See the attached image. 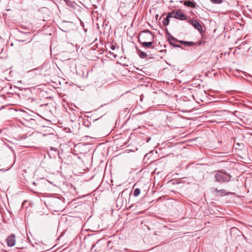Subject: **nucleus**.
I'll use <instances>...</instances> for the list:
<instances>
[{"label":"nucleus","instance_id":"9","mask_svg":"<svg viewBox=\"0 0 252 252\" xmlns=\"http://www.w3.org/2000/svg\"><path fill=\"white\" fill-rule=\"evenodd\" d=\"M184 4L186 6H187L188 7L194 8L196 6V3L195 2L191 1V0H188L184 2Z\"/></svg>","mask_w":252,"mask_h":252},{"label":"nucleus","instance_id":"15","mask_svg":"<svg viewBox=\"0 0 252 252\" xmlns=\"http://www.w3.org/2000/svg\"><path fill=\"white\" fill-rule=\"evenodd\" d=\"M140 193V189L138 188L135 189L133 191V195L135 197L138 196Z\"/></svg>","mask_w":252,"mask_h":252},{"label":"nucleus","instance_id":"11","mask_svg":"<svg viewBox=\"0 0 252 252\" xmlns=\"http://www.w3.org/2000/svg\"><path fill=\"white\" fill-rule=\"evenodd\" d=\"M168 37H167V40L168 42H173L174 41V42H179V41L180 40H178L177 39H176V38H175L174 36H173L171 34H170V33H168Z\"/></svg>","mask_w":252,"mask_h":252},{"label":"nucleus","instance_id":"13","mask_svg":"<svg viewBox=\"0 0 252 252\" xmlns=\"http://www.w3.org/2000/svg\"><path fill=\"white\" fill-rule=\"evenodd\" d=\"M176 14V10H173L171 12H169L167 16L170 18H175V15Z\"/></svg>","mask_w":252,"mask_h":252},{"label":"nucleus","instance_id":"17","mask_svg":"<svg viewBox=\"0 0 252 252\" xmlns=\"http://www.w3.org/2000/svg\"><path fill=\"white\" fill-rule=\"evenodd\" d=\"M211 1L215 4H220L222 2V0H211Z\"/></svg>","mask_w":252,"mask_h":252},{"label":"nucleus","instance_id":"18","mask_svg":"<svg viewBox=\"0 0 252 252\" xmlns=\"http://www.w3.org/2000/svg\"><path fill=\"white\" fill-rule=\"evenodd\" d=\"M50 151H55L56 152H57V149L55 148L51 147H50Z\"/></svg>","mask_w":252,"mask_h":252},{"label":"nucleus","instance_id":"19","mask_svg":"<svg viewBox=\"0 0 252 252\" xmlns=\"http://www.w3.org/2000/svg\"><path fill=\"white\" fill-rule=\"evenodd\" d=\"M174 47L182 48V46L180 44H177V45H175Z\"/></svg>","mask_w":252,"mask_h":252},{"label":"nucleus","instance_id":"4","mask_svg":"<svg viewBox=\"0 0 252 252\" xmlns=\"http://www.w3.org/2000/svg\"><path fill=\"white\" fill-rule=\"evenodd\" d=\"M7 245L9 247L15 246L16 243V236L14 234H11L8 236L6 239Z\"/></svg>","mask_w":252,"mask_h":252},{"label":"nucleus","instance_id":"14","mask_svg":"<svg viewBox=\"0 0 252 252\" xmlns=\"http://www.w3.org/2000/svg\"><path fill=\"white\" fill-rule=\"evenodd\" d=\"M106 52L107 53L106 56L108 58H111L112 57H114V58H115L117 57L116 55H115L114 53H112L110 51L108 52L107 51H106Z\"/></svg>","mask_w":252,"mask_h":252},{"label":"nucleus","instance_id":"16","mask_svg":"<svg viewBox=\"0 0 252 252\" xmlns=\"http://www.w3.org/2000/svg\"><path fill=\"white\" fill-rule=\"evenodd\" d=\"M169 21H170L169 18L167 16H166V18H165L164 19V20L163 21V24L165 26H167V25H168V24L169 23Z\"/></svg>","mask_w":252,"mask_h":252},{"label":"nucleus","instance_id":"1","mask_svg":"<svg viewBox=\"0 0 252 252\" xmlns=\"http://www.w3.org/2000/svg\"><path fill=\"white\" fill-rule=\"evenodd\" d=\"M213 174H214L215 182L219 183L228 182L231 180V176L225 172L219 170L214 171Z\"/></svg>","mask_w":252,"mask_h":252},{"label":"nucleus","instance_id":"21","mask_svg":"<svg viewBox=\"0 0 252 252\" xmlns=\"http://www.w3.org/2000/svg\"><path fill=\"white\" fill-rule=\"evenodd\" d=\"M110 48L112 50H114L115 49V46L114 45H111V47H110Z\"/></svg>","mask_w":252,"mask_h":252},{"label":"nucleus","instance_id":"25","mask_svg":"<svg viewBox=\"0 0 252 252\" xmlns=\"http://www.w3.org/2000/svg\"><path fill=\"white\" fill-rule=\"evenodd\" d=\"M21 32L22 33H24V31H22V32Z\"/></svg>","mask_w":252,"mask_h":252},{"label":"nucleus","instance_id":"5","mask_svg":"<svg viewBox=\"0 0 252 252\" xmlns=\"http://www.w3.org/2000/svg\"><path fill=\"white\" fill-rule=\"evenodd\" d=\"M189 23L191 24L195 29H197L200 33L203 32V29L201 24L196 20L190 19Z\"/></svg>","mask_w":252,"mask_h":252},{"label":"nucleus","instance_id":"26","mask_svg":"<svg viewBox=\"0 0 252 252\" xmlns=\"http://www.w3.org/2000/svg\"><path fill=\"white\" fill-rule=\"evenodd\" d=\"M21 41H22V42H24V41H25V40H21Z\"/></svg>","mask_w":252,"mask_h":252},{"label":"nucleus","instance_id":"8","mask_svg":"<svg viewBox=\"0 0 252 252\" xmlns=\"http://www.w3.org/2000/svg\"><path fill=\"white\" fill-rule=\"evenodd\" d=\"M154 42V40H152L148 42H144L142 43H140L142 47L145 48H151V49H154V45H153Z\"/></svg>","mask_w":252,"mask_h":252},{"label":"nucleus","instance_id":"20","mask_svg":"<svg viewBox=\"0 0 252 252\" xmlns=\"http://www.w3.org/2000/svg\"><path fill=\"white\" fill-rule=\"evenodd\" d=\"M169 44L173 47H174V46L177 45L176 44H175L173 42H169Z\"/></svg>","mask_w":252,"mask_h":252},{"label":"nucleus","instance_id":"12","mask_svg":"<svg viewBox=\"0 0 252 252\" xmlns=\"http://www.w3.org/2000/svg\"><path fill=\"white\" fill-rule=\"evenodd\" d=\"M179 43L185 45L186 46H190L194 44V43L191 41H185L183 40H180Z\"/></svg>","mask_w":252,"mask_h":252},{"label":"nucleus","instance_id":"22","mask_svg":"<svg viewBox=\"0 0 252 252\" xmlns=\"http://www.w3.org/2000/svg\"><path fill=\"white\" fill-rule=\"evenodd\" d=\"M52 202L53 203H56L57 202V199L56 198H53L52 199Z\"/></svg>","mask_w":252,"mask_h":252},{"label":"nucleus","instance_id":"24","mask_svg":"<svg viewBox=\"0 0 252 252\" xmlns=\"http://www.w3.org/2000/svg\"><path fill=\"white\" fill-rule=\"evenodd\" d=\"M24 33H25V34H29L30 33L28 32H24Z\"/></svg>","mask_w":252,"mask_h":252},{"label":"nucleus","instance_id":"23","mask_svg":"<svg viewBox=\"0 0 252 252\" xmlns=\"http://www.w3.org/2000/svg\"><path fill=\"white\" fill-rule=\"evenodd\" d=\"M32 184H33V185L35 186V185H36V183H35V182H33L32 183Z\"/></svg>","mask_w":252,"mask_h":252},{"label":"nucleus","instance_id":"7","mask_svg":"<svg viewBox=\"0 0 252 252\" xmlns=\"http://www.w3.org/2000/svg\"><path fill=\"white\" fill-rule=\"evenodd\" d=\"M175 18L181 20H186L187 19V16L185 15L180 10H176V14Z\"/></svg>","mask_w":252,"mask_h":252},{"label":"nucleus","instance_id":"3","mask_svg":"<svg viewBox=\"0 0 252 252\" xmlns=\"http://www.w3.org/2000/svg\"><path fill=\"white\" fill-rule=\"evenodd\" d=\"M36 50V44H29L26 49L27 55L30 57L31 59L33 58V54Z\"/></svg>","mask_w":252,"mask_h":252},{"label":"nucleus","instance_id":"10","mask_svg":"<svg viewBox=\"0 0 252 252\" xmlns=\"http://www.w3.org/2000/svg\"><path fill=\"white\" fill-rule=\"evenodd\" d=\"M137 54L139 57L141 59H145L147 56V53L141 51L140 49L136 48Z\"/></svg>","mask_w":252,"mask_h":252},{"label":"nucleus","instance_id":"6","mask_svg":"<svg viewBox=\"0 0 252 252\" xmlns=\"http://www.w3.org/2000/svg\"><path fill=\"white\" fill-rule=\"evenodd\" d=\"M213 190L214 192L216 193L217 196H223L232 194L231 192L226 191V190L223 189H218L217 188H213Z\"/></svg>","mask_w":252,"mask_h":252},{"label":"nucleus","instance_id":"2","mask_svg":"<svg viewBox=\"0 0 252 252\" xmlns=\"http://www.w3.org/2000/svg\"><path fill=\"white\" fill-rule=\"evenodd\" d=\"M152 40H155V35L149 30L142 31L139 33L138 41L140 43Z\"/></svg>","mask_w":252,"mask_h":252}]
</instances>
